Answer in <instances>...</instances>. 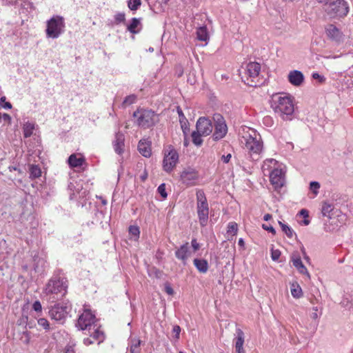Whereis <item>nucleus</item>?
Segmentation results:
<instances>
[{
	"label": "nucleus",
	"instance_id": "14",
	"mask_svg": "<svg viewBox=\"0 0 353 353\" xmlns=\"http://www.w3.org/2000/svg\"><path fill=\"white\" fill-rule=\"evenodd\" d=\"M181 181L186 185H194L199 179L198 172L191 168L185 169L180 175Z\"/></svg>",
	"mask_w": 353,
	"mask_h": 353
},
{
	"label": "nucleus",
	"instance_id": "29",
	"mask_svg": "<svg viewBox=\"0 0 353 353\" xmlns=\"http://www.w3.org/2000/svg\"><path fill=\"white\" fill-rule=\"evenodd\" d=\"M35 129V123L31 122H26L23 126V135L26 138L30 137L33 134Z\"/></svg>",
	"mask_w": 353,
	"mask_h": 353
},
{
	"label": "nucleus",
	"instance_id": "50",
	"mask_svg": "<svg viewBox=\"0 0 353 353\" xmlns=\"http://www.w3.org/2000/svg\"><path fill=\"white\" fill-rule=\"evenodd\" d=\"M165 292L169 295H172L174 294V290L169 283L165 284Z\"/></svg>",
	"mask_w": 353,
	"mask_h": 353
},
{
	"label": "nucleus",
	"instance_id": "19",
	"mask_svg": "<svg viewBox=\"0 0 353 353\" xmlns=\"http://www.w3.org/2000/svg\"><path fill=\"white\" fill-rule=\"evenodd\" d=\"M281 163L274 159H268L264 161L262 165V172L265 176H269L272 171L279 167Z\"/></svg>",
	"mask_w": 353,
	"mask_h": 353
},
{
	"label": "nucleus",
	"instance_id": "54",
	"mask_svg": "<svg viewBox=\"0 0 353 353\" xmlns=\"http://www.w3.org/2000/svg\"><path fill=\"white\" fill-rule=\"evenodd\" d=\"M172 332L175 334L176 338L179 339L181 332L180 327L179 325H174L173 327Z\"/></svg>",
	"mask_w": 353,
	"mask_h": 353
},
{
	"label": "nucleus",
	"instance_id": "4",
	"mask_svg": "<svg viewBox=\"0 0 353 353\" xmlns=\"http://www.w3.org/2000/svg\"><path fill=\"white\" fill-rule=\"evenodd\" d=\"M243 140L245 149L252 160H258L263 147L261 135L255 130L250 128L243 136Z\"/></svg>",
	"mask_w": 353,
	"mask_h": 353
},
{
	"label": "nucleus",
	"instance_id": "32",
	"mask_svg": "<svg viewBox=\"0 0 353 353\" xmlns=\"http://www.w3.org/2000/svg\"><path fill=\"white\" fill-rule=\"evenodd\" d=\"M291 294L294 298L299 299L302 296V289L298 284H292L291 286Z\"/></svg>",
	"mask_w": 353,
	"mask_h": 353
},
{
	"label": "nucleus",
	"instance_id": "52",
	"mask_svg": "<svg viewBox=\"0 0 353 353\" xmlns=\"http://www.w3.org/2000/svg\"><path fill=\"white\" fill-rule=\"evenodd\" d=\"M94 341H95V339H93L92 337H91V336H90V337H89V338H85V339H83V343H84V345H87V346H88V345H91V344H93V343H94ZM96 341H97L96 340Z\"/></svg>",
	"mask_w": 353,
	"mask_h": 353
},
{
	"label": "nucleus",
	"instance_id": "12",
	"mask_svg": "<svg viewBox=\"0 0 353 353\" xmlns=\"http://www.w3.org/2000/svg\"><path fill=\"white\" fill-rule=\"evenodd\" d=\"M285 166L281 163L270 174V181L275 189L281 188L285 183Z\"/></svg>",
	"mask_w": 353,
	"mask_h": 353
},
{
	"label": "nucleus",
	"instance_id": "8",
	"mask_svg": "<svg viewBox=\"0 0 353 353\" xmlns=\"http://www.w3.org/2000/svg\"><path fill=\"white\" fill-rule=\"evenodd\" d=\"M197 214L201 226H205L208 219L209 207L203 190L196 191Z\"/></svg>",
	"mask_w": 353,
	"mask_h": 353
},
{
	"label": "nucleus",
	"instance_id": "22",
	"mask_svg": "<svg viewBox=\"0 0 353 353\" xmlns=\"http://www.w3.org/2000/svg\"><path fill=\"white\" fill-rule=\"evenodd\" d=\"M68 163L71 168H80L85 163V159L80 154H72L69 157Z\"/></svg>",
	"mask_w": 353,
	"mask_h": 353
},
{
	"label": "nucleus",
	"instance_id": "61",
	"mask_svg": "<svg viewBox=\"0 0 353 353\" xmlns=\"http://www.w3.org/2000/svg\"><path fill=\"white\" fill-rule=\"evenodd\" d=\"M2 118H3L4 120H9L10 119V117L9 114L4 113L2 114Z\"/></svg>",
	"mask_w": 353,
	"mask_h": 353
},
{
	"label": "nucleus",
	"instance_id": "5",
	"mask_svg": "<svg viewBox=\"0 0 353 353\" xmlns=\"http://www.w3.org/2000/svg\"><path fill=\"white\" fill-rule=\"evenodd\" d=\"M133 117L136 119L137 125L143 129L152 127L158 121L157 114L154 111L148 109H137L133 113Z\"/></svg>",
	"mask_w": 353,
	"mask_h": 353
},
{
	"label": "nucleus",
	"instance_id": "37",
	"mask_svg": "<svg viewBox=\"0 0 353 353\" xmlns=\"http://www.w3.org/2000/svg\"><path fill=\"white\" fill-rule=\"evenodd\" d=\"M141 5V0H129L128 2V6L131 10H137Z\"/></svg>",
	"mask_w": 353,
	"mask_h": 353
},
{
	"label": "nucleus",
	"instance_id": "64",
	"mask_svg": "<svg viewBox=\"0 0 353 353\" xmlns=\"http://www.w3.org/2000/svg\"><path fill=\"white\" fill-rule=\"evenodd\" d=\"M319 3H323V4H328V0H316Z\"/></svg>",
	"mask_w": 353,
	"mask_h": 353
},
{
	"label": "nucleus",
	"instance_id": "24",
	"mask_svg": "<svg viewBox=\"0 0 353 353\" xmlns=\"http://www.w3.org/2000/svg\"><path fill=\"white\" fill-rule=\"evenodd\" d=\"M141 26L140 19L132 18L131 22L127 26V30L132 34H137L141 30Z\"/></svg>",
	"mask_w": 353,
	"mask_h": 353
},
{
	"label": "nucleus",
	"instance_id": "21",
	"mask_svg": "<svg viewBox=\"0 0 353 353\" xmlns=\"http://www.w3.org/2000/svg\"><path fill=\"white\" fill-rule=\"evenodd\" d=\"M138 150L143 157H150L152 154L151 142L146 139L140 140L138 144Z\"/></svg>",
	"mask_w": 353,
	"mask_h": 353
},
{
	"label": "nucleus",
	"instance_id": "30",
	"mask_svg": "<svg viewBox=\"0 0 353 353\" xmlns=\"http://www.w3.org/2000/svg\"><path fill=\"white\" fill-rule=\"evenodd\" d=\"M244 343V333L243 332L238 328L236 330V337H235V347H243Z\"/></svg>",
	"mask_w": 353,
	"mask_h": 353
},
{
	"label": "nucleus",
	"instance_id": "43",
	"mask_svg": "<svg viewBox=\"0 0 353 353\" xmlns=\"http://www.w3.org/2000/svg\"><path fill=\"white\" fill-rule=\"evenodd\" d=\"M312 79L317 80L320 83H324L326 81V78L316 72L312 74Z\"/></svg>",
	"mask_w": 353,
	"mask_h": 353
},
{
	"label": "nucleus",
	"instance_id": "41",
	"mask_svg": "<svg viewBox=\"0 0 353 353\" xmlns=\"http://www.w3.org/2000/svg\"><path fill=\"white\" fill-rule=\"evenodd\" d=\"M129 233L134 237L135 239H137L140 234V230L138 226L131 225L129 228Z\"/></svg>",
	"mask_w": 353,
	"mask_h": 353
},
{
	"label": "nucleus",
	"instance_id": "9",
	"mask_svg": "<svg viewBox=\"0 0 353 353\" xmlns=\"http://www.w3.org/2000/svg\"><path fill=\"white\" fill-rule=\"evenodd\" d=\"M325 11L330 18H343L349 12V6L345 0H336L328 3Z\"/></svg>",
	"mask_w": 353,
	"mask_h": 353
},
{
	"label": "nucleus",
	"instance_id": "60",
	"mask_svg": "<svg viewBox=\"0 0 353 353\" xmlns=\"http://www.w3.org/2000/svg\"><path fill=\"white\" fill-rule=\"evenodd\" d=\"M272 218V215L270 214H265L263 216V219L266 221L270 220Z\"/></svg>",
	"mask_w": 353,
	"mask_h": 353
},
{
	"label": "nucleus",
	"instance_id": "34",
	"mask_svg": "<svg viewBox=\"0 0 353 353\" xmlns=\"http://www.w3.org/2000/svg\"><path fill=\"white\" fill-rule=\"evenodd\" d=\"M191 136L192 139V142L194 145L199 146L202 144L203 139H201V136H203V134L199 133L198 131H194L192 132Z\"/></svg>",
	"mask_w": 353,
	"mask_h": 353
},
{
	"label": "nucleus",
	"instance_id": "17",
	"mask_svg": "<svg viewBox=\"0 0 353 353\" xmlns=\"http://www.w3.org/2000/svg\"><path fill=\"white\" fill-rule=\"evenodd\" d=\"M327 37L336 42H341L343 39V32L333 24H330L325 29Z\"/></svg>",
	"mask_w": 353,
	"mask_h": 353
},
{
	"label": "nucleus",
	"instance_id": "16",
	"mask_svg": "<svg viewBox=\"0 0 353 353\" xmlns=\"http://www.w3.org/2000/svg\"><path fill=\"white\" fill-rule=\"evenodd\" d=\"M288 80L292 85L299 87L303 83L305 77L300 70H294L288 73Z\"/></svg>",
	"mask_w": 353,
	"mask_h": 353
},
{
	"label": "nucleus",
	"instance_id": "13",
	"mask_svg": "<svg viewBox=\"0 0 353 353\" xmlns=\"http://www.w3.org/2000/svg\"><path fill=\"white\" fill-rule=\"evenodd\" d=\"M213 119L215 122L213 138L214 140L221 139L225 137L228 131L225 120L220 114H214Z\"/></svg>",
	"mask_w": 353,
	"mask_h": 353
},
{
	"label": "nucleus",
	"instance_id": "44",
	"mask_svg": "<svg viewBox=\"0 0 353 353\" xmlns=\"http://www.w3.org/2000/svg\"><path fill=\"white\" fill-rule=\"evenodd\" d=\"M157 191L159 192V194L163 198V199H165L168 196L167 193H166V191H165V183H162L161 184L158 188H157Z\"/></svg>",
	"mask_w": 353,
	"mask_h": 353
},
{
	"label": "nucleus",
	"instance_id": "48",
	"mask_svg": "<svg viewBox=\"0 0 353 353\" xmlns=\"http://www.w3.org/2000/svg\"><path fill=\"white\" fill-rule=\"evenodd\" d=\"M180 123H181V129L183 130L184 137H188V134L189 132V128L187 126L186 121L183 122V121H181Z\"/></svg>",
	"mask_w": 353,
	"mask_h": 353
},
{
	"label": "nucleus",
	"instance_id": "26",
	"mask_svg": "<svg viewBox=\"0 0 353 353\" xmlns=\"http://www.w3.org/2000/svg\"><path fill=\"white\" fill-rule=\"evenodd\" d=\"M196 38L201 41L208 42L210 39L209 32L205 26H200L196 30Z\"/></svg>",
	"mask_w": 353,
	"mask_h": 353
},
{
	"label": "nucleus",
	"instance_id": "20",
	"mask_svg": "<svg viewBox=\"0 0 353 353\" xmlns=\"http://www.w3.org/2000/svg\"><path fill=\"white\" fill-rule=\"evenodd\" d=\"M292 261L293 265L296 268L300 274L306 276L308 279H310V274L305 266L302 263L300 256L293 255L292 257Z\"/></svg>",
	"mask_w": 353,
	"mask_h": 353
},
{
	"label": "nucleus",
	"instance_id": "59",
	"mask_svg": "<svg viewBox=\"0 0 353 353\" xmlns=\"http://www.w3.org/2000/svg\"><path fill=\"white\" fill-rule=\"evenodd\" d=\"M234 353H245L243 347H235Z\"/></svg>",
	"mask_w": 353,
	"mask_h": 353
},
{
	"label": "nucleus",
	"instance_id": "51",
	"mask_svg": "<svg viewBox=\"0 0 353 353\" xmlns=\"http://www.w3.org/2000/svg\"><path fill=\"white\" fill-rule=\"evenodd\" d=\"M191 245L194 252L197 251L200 248V245L195 239L192 240Z\"/></svg>",
	"mask_w": 353,
	"mask_h": 353
},
{
	"label": "nucleus",
	"instance_id": "47",
	"mask_svg": "<svg viewBox=\"0 0 353 353\" xmlns=\"http://www.w3.org/2000/svg\"><path fill=\"white\" fill-rule=\"evenodd\" d=\"M32 309L37 312H41L42 306L39 301H36L33 303Z\"/></svg>",
	"mask_w": 353,
	"mask_h": 353
},
{
	"label": "nucleus",
	"instance_id": "28",
	"mask_svg": "<svg viewBox=\"0 0 353 353\" xmlns=\"http://www.w3.org/2000/svg\"><path fill=\"white\" fill-rule=\"evenodd\" d=\"M194 265L201 273H205L208 270V263L205 259H195Z\"/></svg>",
	"mask_w": 353,
	"mask_h": 353
},
{
	"label": "nucleus",
	"instance_id": "25",
	"mask_svg": "<svg viewBox=\"0 0 353 353\" xmlns=\"http://www.w3.org/2000/svg\"><path fill=\"white\" fill-rule=\"evenodd\" d=\"M334 207L332 203L323 202L321 208V213L323 216L331 219L334 215Z\"/></svg>",
	"mask_w": 353,
	"mask_h": 353
},
{
	"label": "nucleus",
	"instance_id": "6",
	"mask_svg": "<svg viewBox=\"0 0 353 353\" xmlns=\"http://www.w3.org/2000/svg\"><path fill=\"white\" fill-rule=\"evenodd\" d=\"M65 19L60 15H53L46 22V37L53 39H57L65 32Z\"/></svg>",
	"mask_w": 353,
	"mask_h": 353
},
{
	"label": "nucleus",
	"instance_id": "38",
	"mask_svg": "<svg viewBox=\"0 0 353 353\" xmlns=\"http://www.w3.org/2000/svg\"><path fill=\"white\" fill-rule=\"evenodd\" d=\"M114 23L118 25L121 23H124L125 21V14L124 12H117L115 14Z\"/></svg>",
	"mask_w": 353,
	"mask_h": 353
},
{
	"label": "nucleus",
	"instance_id": "35",
	"mask_svg": "<svg viewBox=\"0 0 353 353\" xmlns=\"http://www.w3.org/2000/svg\"><path fill=\"white\" fill-rule=\"evenodd\" d=\"M238 232V225L235 222H230L228 225V235L235 236Z\"/></svg>",
	"mask_w": 353,
	"mask_h": 353
},
{
	"label": "nucleus",
	"instance_id": "33",
	"mask_svg": "<svg viewBox=\"0 0 353 353\" xmlns=\"http://www.w3.org/2000/svg\"><path fill=\"white\" fill-rule=\"evenodd\" d=\"M41 171L40 168L37 165H31L30 166V177L36 179L41 176Z\"/></svg>",
	"mask_w": 353,
	"mask_h": 353
},
{
	"label": "nucleus",
	"instance_id": "57",
	"mask_svg": "<svg viewBox=\"0 0 353 353\" xmlns=\"http://www.w3.org/2000/svg\"><path fill=\"white\" fill-rule=\"evenodd\" d=\"M177 112H178V114H179V116L180 118V121H182V119L185 120V116H184L183 113L182 112V110L181 109L178 108Z\"/></svg>",
	"mask_w": 353,
	"mask_h": 353
},
{
	"label": "nucleus",
	"instance_id": "45",
	"mask_svg": "<svg viewBox=\"0 0 353 353\" xmlns=\"http://www.w3.org/2000/svg\"><path fill=\"white\" fill-rule=\"evenodd\" d=\"M281 256V252L279 250H272L271 258L273 261H276Z\"/></svg>",
	"mask_w": 353,
	"mask_h": 353
},
{
	"label": "nucleus",
	"instance_id": "11",
	"mask_svg": "<svg viewBox=\"0 0 353 353\" xmlns=\"http://www.w3.org/2000/svg\"><path fill=\"white\" fill-rule=\"evenodd\" d=\"M68 312L69 307L66 304L57 303L51 307L49 310V316L52 319L63 323Z\"/></svg>",
	"mask_w": 353,
	"mask_h": 353
},
{
	"label": "nucleus",
	"instance_id": "27",
	"mask_svg": "<svg viewBox=\"0 0 353 353\" xmlns=\"http://www.w3.org/2000/svg\"><path fill=\"white\" fill-rule=\"evenodd\" d=\"M141 341L138 338H130L129 339V348L130 353H140V345Z\"/></svg>",
	"mask_w": 353,
	"mask_h": 353
},
{
	"label": "nucleus",
	"instance_id": "10",
	"mask_svg": "<svg viewBox=\"0 0 353 353\" xmlns=\"http://www.w3.org/2000/svg\"><path fill=\"white\" fill-rule=\"evenodd\" d=\"M179 162V154L171 145L165 151L163 160V169L165 172L170 173L176 167Z\"/></svg>",
	"mask_w": 353,
	"mask_h": 353
},
{
	"label": "nucleus",
	"instance_id": "55",
	"mask_svg": "<svg viewBox=\"0 0 353 353\" xmlns=\"http://www.w3.org/2000/svg\"><path fill=\"white\" fill-rule=\"evenodd\" d=\"M65 353H75V351H74V345H68L65 347Z\"/></svg>",
	"mask_w": 353,
	"mask_h": 353
},
{
	"label": "nucleus",
	"instance_id": "3",
	"mask_svg": "<svg viewBox=\"0 0 353 353\" xmlns=\"http://www.w3.org/2000/svg\"><path fill=\"white\" fill-rule=\"evenodd\" d=\"M67 281L59 276H53L46 285L43 293L48 301L54 303L67 293Z\"/></svg>",
	"mask_w": 353,
	"mask_h": 353
},
{
	"label": "nucleus",
	"instance_id": "49",
	"mask_svg": "<svg viewBox=\"0 0 353 353\" xmlns=\"http://www.w3.org/2000/svg\"><path fill=\"white\" fill-rule=\"evenodd\" d=\"M232 158V154L230 153H228V154L225 155V154H223L221 157V160L224 163H228L230 160Z\"/></svg>",
	"mask_w": 353,
	"mask_h": 353
},
{
	"label": "nucleus",
	"instance_id": "39",
	"mask_svg": "<svg viewBox=\"0 0 353 353\" xmlns=\"http://www.w3.org/2000/svg\"><path fill=\"white\" fill-rule=\"evenodd\" d=\"M68 188L73 191V194H74L75 192L79 193L80 191L82 190V184L78 183L77 186L74 185V181H70L68 184Z\"/></svg>",
	"mask_w": 353,
	"mask_h": 353
},
{
	"label": "nucleus",
	"instance_id": "46",
	"mask_svg": "<svg viewBox=\"0 0 353 353\" xmlns=\"http://www.w3.org/2000/svg\"><path fill=\"white\" fill-rule=\"evenodd\" d=\"M136 97L134 95H130L125 98L123 103L127 105H131L135 102Z\"/></svg>",
	"mask_w": 353,
	"mask_h": 353
},
{
	"label": "nucleus",
	"instance_id": "62",
	"mask_svg": "<svg viewBox=\"0 0 353 353\" xmlns=\"http://www.w3.org/2000/svg\"><path fill=\"white\" fill-rule=\"evenodd\" d=\"M5 108L10 109L12 108V105L10 102H6L5 105H3Z\"/></svg>",
	"mask_w": 353,
	"mask_h": 353
},
{
	"label": "nucleus",
	"instance_id": "2",
	"mask_svg": "<svg viewBox=\"0 0 353 353\" xmlns=\"http://www.w3.org/2000/svg\"><path fill=\"white\" fill-rule=\"evenodd\" d=\"M272 108L283 120L291 121L294 112V97L287 94L273 96Z\"/></svg>",
	"mask_w": 353,
	"mask_h": 353
},
{
	"label": "nucleus",
	"instance_id": "63",
	"mask_svg": "<svg viewBox=\"0 0 353 353\" xmlns=\"http://www.w3.org/2000/svg\"><path fill=\"white\" fill-rule=\"evenodd\" d=\"M23 334H25L26 336V338H27L26 340V343H28L29 340H30V334H29V333L27 332H24Z\"/></svg>",
	"mask_w": 353,
	"mask_h": 353
},
{
	"label": "nucleus",
	"instance_id": "40",
	"mask_svg": "<svg viewBox=\"0 0 353 353\" xmlns=\"http://www.w3.org/2000/svg\"><path fill=\"white\" fill-rule=\"evenodd\" d=\"M321 185L320 183L317 181H312L310 184V189L316 196L319 194V190Z\"/></svg>",
	"mask_w": 353,
	"mask_h": 353
},
{
	"label": "nucleus",
	"instance_id": "7",
	"mask_svg": "<svg viewBox=\"0 0 353 353\" xmlns=\"http://www.w3.org/2000/svg\"><path fill=\"white\" fill-rule=\"evenodd\" d=\"M260 71L261 65L259 63L250 62L244 69V76L242 77L243 81L250 86H257Z\"/></svg>",
	"mask_w": 353,
	"mask_h": 353
},
{
	"label": "nucleus",
	"instance_id": "53",
	"mask_svg": "<svg viewBox=\"0 0 353 353\" xmlns=\"http://www.w3.org/2000/svg\"><path fill=\"white\" fill-rule=\"evenodd\" d=\"M263 228L265 230H267V231H269L270 232L272 233L273 234H274L276 233V230H274V228L271 226V225H265L263 224L262 225Z\"/></svg>",
	"mask_w": 353,
	"mask_h": 353
},
{
	"label": "nucleus",
	"instance_id": "58",
	"mask_svg": "<svg viewBox=\"0 0 353 353\" xmlns=\"http://www.w3.org/2000/svg\"><path fill=\"white\" fill-rule=\"evenodd\" d=\"M238 245L242 248H244L245 247V241L244 240L242 239V238H240L238 241Z\"/></svg>",
	"mask_w": 353,
	"mask_h": 353
},
{
	"label": "nucleus",
	"instance_id": "31",
	"mask_svg": "<svg viewBox=\"0 0 353 353\" xmlns=\"http://www.w3.org/2000/svg\"><path fill=\"white\" fill-rule=\"evenodd\" d=\"M322 314V308L319 306H314L312 308V312L310 314V316L312 319L315 321L316 327L318 325V319Z\"/></svg>",
	"mask_w": 353,
	"mask_h": 353
},
{
	"label": "nucleus",
	"instance_id": "23",
	"mask_svg": "<svg viewBox=\"0 0 353 353\" xmlns=\"http://www.w3.org/2000/svg\"><path fill=\"white\" fill-rule=\"evenodd\" d=\"M114 149L116 153L121 154L123 151L124 135L118 132L115 135V141L113 143Z\"/></svg>",
	"mask_w": 353,
	"mask_h": 353
},
{
	"label": "nucleus",
	"instance_id": "1",
	"mask_svg": "<svg viewBox=\"0 0 353 353\" xmlns=\"http://www.w3.org/2000/svg\"><path fill=\"white\" fill-rule=\"evenodd\" d=\"M77 327L81 330H88L90 336L98 341V344H100L105 339V334L101 330V326L95 315L90 310L85 309L83 310V312L78 319Z\"/></svg>",
	"mask_w": 353,
	"mask_h": 353
},
{
	"label": "nucleus",
	"instance_id": "36",
	"mask_svg": "<svg viewBox=\"0 0 353 353\" xmlns=\"http://www.w3.org/2000/svg\"><path fill=\"white\" fill-rule=\"evenodd\" d=\"M279 225H281V229L283 230V232L289 237V238H292L293 236V234H294V232H293V230L290 227L288 226V225L282 223L281 221H279Z\"/></svg>",
	"mask_w": 353,
	"mask_h": 353
},
{
	"label": "nucleus",
	"instance_id": "56",
	"mask_svg": "<svg viewBox=\"0 0 353 353\" xmlns=\"http://www.w3.org/2000/svg\"><path fill=\"white\" fill-rule=\"evenodd\" d=\"M300 214L302 215L304 218L308 217V211L305 209H302L300 211Z\"/></svg>",
	"mask_w": 353,
	"mask_h": 353
},
{
	"label": "nucleus",
	"instance_id": "18",
	"mask_svg": "<svg viewBox=\"0 0 353 353\" xmlns=\"http://www.w3.org/2000/svg\"><path fill=\"white\" fill-rule=\"evenodd\" d=\"M191 252L189 248V243H185L182 245L179 249H177L175 252L176 257L181 260L184 265L186 264V261L188 257L190 256Z\"/></svg>",
	"mask_w": 353,
	"mask_h": 353
},
{
	"label": "nucleus",
	"instance_id": "15",
	"mask_svg": "<svg viewBox=\"0 0 353 353\" xmlns=\"http://www.w3.org/2000/svg\"><path fill=\"white\" fill-rule=\"evenodd\" d=\"M196 131L203 134V136L209 135L212 131V124L211 121L205 117H200L196 122Z\"/></svg>",
	"mask_w": 353,
	"mask_h": 353
},
{
	"label": "nucleus",
	"instance_id": "42",
	"mask_svg": "<svg viewBox=\"0 0 353 353\" xmlns=\"http://www.w3.org/2000/svg\"><path fill=\"white\" fill-rule=\"evenodd\" d=\"M37 323L39 326L42 327L46 330L50 329V323L45 318H40L37 320Z\"/></svg>",
	"mask_w": 353,
	"mask_h": 353
}]
</instances>
